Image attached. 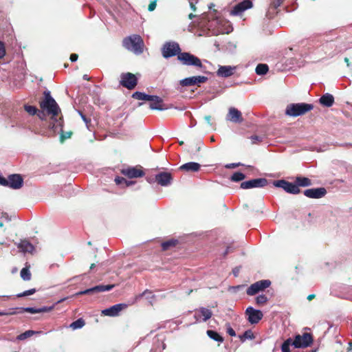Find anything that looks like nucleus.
<instances>
[{
    "mask_svg": "<svg viewBox=\"0 0 352 352\" xmlns=\"http://www.w3.org/2000/svg\"><path fill=\"white\" fill-rule=\"evenodd\" d=\"M223 21L219 19L216 16V11L214 10L213 12H210L208 14H203L199 18V24L201 28H206L209 31L212 32V34L217 35L222 33H229L232 31L231 30H228L224 31V30L221 28V24Z\"/></svg>",
    "mask_w": 352,
    "mask_h": 352,
    "instance_id": "1",
    "label": "nucleus"
},
{
    "mask_svg": "<svg viewBox=\"0 0 352 352\" xmlns=\"http://www.w3.org/2000/svg\"><path fill=\"white\" fill-rule=\"evenodd\" d=\"M123 46L135 54H140L144 51V41L142 37L138 34L130 35L123 39Z\"/></svg>",
    "mask_w": 352,
    "mask_h": 352,
    "instance_id": "2",
    "label": "nucleus"
},
{
    "mask_svg": "<svg viewBox=\"0 0 352 352\" xmlns=\"http://www.w3.org/2000/svg\"><path fill=\"white\" fill-rule=\"evenodd\" d=\"M45 99L40 102L41 108L46 111L47 113L52 116H56L60 113V109L55 101L51 96L50 91H45L44 92Z\"/></svg>",
    "mask_w": 352,
    "mask_h": 352,
    "instance_id": "3",
    "label": "nucleus"
},
{
    "mask_svg": "<svg viewBox=\"0 0 352 352\" xmlns=\"http://www.w3.org/2000/svg\"><path fill=\"white\" fill-rule=\"evenodd\" d=\"M313 104L307 103H293L287 106L285 114L291 117H297L312 110Z\"/></svg>",
    "mask_w": 352,
    "mask_h": 352,
    "instance_id": "4",
    "label": "nucleus"
},
{
    "mask_svg": "<svg viewBox=\"0 0 352 352\" xmlns=\"http://www.w3.org/2000/svg\"><path fill=\"white\" fill-rule=\"evenodd\" d=\"M177 59L184 65L195 66L199 68L202 67L201 60L188 52H181L178 54Z\"/></svg>",
    "mask_w": 352,
    "mask_h": 352,
    "instance_id": "5",
    "label": "nucleus"
},
{
    "mask_svg": "<svg viewBox=\"0 0 352 352\" xmlns=\"http://www.w3.org/2000/svg\"><path fill=\"white\" fill-rule=\"evenodd\" d=\"M181 50L179 45L176 42H167L162 49V56L165 58H168L180 54Z\"/></svg>",
    "mask_w": 352,
    "mask_h": 352,
    "instance_id": "6",
    "label": "nucleus"
},
{
    "mask_svg": "<svg viewBox=\"0 0 352 352\" xmlns=\"http://www.w3.org/2000/svg\"><path fill=\"white\" fill-rule=\"evenodd\" d=\"M275 187L283 188L285 192L294 195L300 192V189L298 185L294 183L287 182L284 179L276 180L273 182Z\"/></svg>",
    "mask_w": 352,
    "mask_h": 352,
    "instance_id": "7",
    "label": "nucleus"
},
{
    "mask_svg": "<svg viewBox=\"0 0 352 352\" xmlns=\"http://www.w3.org/2000/svg\"><path fill=\"white\" fill-rule=\"evenodd\" d=\"M313 342L312 336L309 333H304L302 335L295 336L292 345L295 348H305L309 346Z\"/></svg>",
    "mask_w": 352,
    "mask_h": 352,
    "instance_id": "8",
    "label": "nucleus"
},
{
    "mask_svg": "<svg viewBox=\"0 0 352 352\" xmlns=\"http://www.w3.org/2000/svg\"><path fill=\"white\" fill-rule=\"evenodd\" d=\"M271 282L269 280H261L252 284L247 289V294L249 296H253L258 293L261 291L270 287Z\"/></svg>",
    "mask_w": 352,
    "mask_h": 352,
    "instance_id": "9",
    "label": "nucleus"
},
{
    "mask_svg": "<svg viewBox=\"0 0 352 352\" xmlns=\"http://www.w3.org/2000/svg\"><path fill=\"white\" fill-rule=\"evenodd\" d=\"M245 315L248 321L252 324H257L263 316L261 310L254 309L252 307H248L246 309Z\"/></svg>",
    "mask_w": 352,
    "mask_h": 352,
    "instance_id": "10",
    "label": "nucleus"
},
{
    "mask_svg": "<svg viewBox=\"0 0 352 352\" xmlns=\"http://www.w3.org/2000/svg\"><path fill=\"white\" fill-rule=\"evenodd\" d=\"M138 83L135 76L131 73L122 74L121 75L120 85L128 89H133Z\"/></svg>",
    "mask_w": 352,
    "mask_h": 352,
    "instance_id": "11",
    "label": "nucleus"
},
{
    "mask_svg": "<svg viewBox=\"0 0 352 352\" xmlns=\"http://www.w3.org/2000/svg\"><path fill=\"white\" fill-rule=\"evenodd\" d=\"M267 180L265 178L254 179L243 182L241 184V188L243 189H250L253 188H261L267 185Z\"/></svg>",
    "mask_w": 352,
    "mask_h": 352,
    "instance_id": "12",
    "label": "nucleus"
},
{
    "mask_svg": "<svg viewBox=\"0 0 352 352\" xmlns=\"http://www.w3.org/2000/svg\"><path fill=\"white\" fill-rule=\"evenodd\" d=\"M208 80L206 76H196L184 78L179 81V84L183 87L192 86L204 83Z\"/></svg>",
    "mask_w": 352,
    "mask_h": 352,
    "instance_id": "13",
    "label": "nucleus"
},
{
    "mask_svg": "<svg viewBox=\"0 0 352 352\" xmlns=\"http://www.w3.org/2000/svg\"><path fill=\"white\" fill-rule=\"evenodd\" d=\"M252 7V2L250 0H244L235 5L230 11V14L238 16L241 14L244 11Z\"/></svg>",
    "mask_w": 352,
    "mask_h": 352,
    "instance_id": "14",
    "label": "nucleus"
},
{
    "mask_svg": "<svg viewBox=\"0 0 352 352\" xmlns=\"http://www.w3.org/2000/svg\"><path fill=\"white\" fill-rule=\"evenodd\" d=\"M127 305L123 303H119L114 305L107 309H104L102 310L101 313L103 316H110V317H116L118 316L120 312L124 308H126Z\"/></svg>",
    "mask_w": 352,
    "mask_h": 352,
    "instance_id": "15",
    "label": "nucleus"
},
{
    "mask_svg": "<svg viewBox=\"0 0 352 352\" xmlns=\"http://www.w3.org/2000/svg\"><path fill=\"white\" fill-rule=\"evenodd\" d=\"M155 181L162 186H168L171 184L173 177L168 172H161L155 175Z\"/></svg>",
    "mask_w": 352,
    "mask_h": 352,
    "instance_id": "16",
    "label": "nucleus"
},
{
    "mask_svg": "<svg viewBox=\"0 0 352 352\" xmlns=\"http://www.w3.org/2000/svg\"><path fill=\"white\" fill-rule=\"evenodd\" d=\"M327 193L324 188H309L304 191V195L312 199H320L323 197Z\"/></svg>",
    "mask_w": 352,
    "mask_h": 352,
    "instance_id": "17",
    "label": "nucleus"
},
{
    "mask_svg": "<svg viewBox=\"0 0 352 352\" xmlns=\"http://www.w3.org/2000/svg\"><path fill=\"white\" fill-rule=\"evenodd\" d=\"M9 188L19 189L23 185V179L19 174H12L8 176Z\"/></svg>",
    "mask_w": 352,
    "mask_h": 352,
    "instance_id": "18",
    "label": "nucleus"
},
{
    "mask_svg": "<svg viewBox=\"0 0 352 352\" xmlns=\"http://www.w3.org/2000/svg\"><path fill=\"white\" fill-rule=\"evenodd\" d=\"M226 120L234 123H241L243 122L241 112L234 107H230Z\"/></svg>",
    "mask_w": 352,
    "mask_h": 352,
    "instance_id": "19",
    "label": "nucleus"
},
{
    "mask_svg": "<svg viewBox=\"0 0 352 352\" xmlns=\"http://www.w3.org/2000/svg\"><path fill=\"white\" fill-rule=\"evenodd\" d=\"M236 69V66H231V65L219 66L218 70L217 71V75L219 77L228 78L234 74Z\"/></svg>",
    "mask_w": 352,
    "mask_h": 352,
    "instance_id": "20",
    "label": "nucleus"
},
{
    "mask_svg": "<svg viewBox=\"0 0 352 352\" xmlns=\"http://www.w3.org/2000/svg\"><path fill=\"white\" fill-rule=\"evenodd\" d=\"M197 311L199 313V315L196 313L194 316L197 322H206L212 316L211 310L206 307H200L199 309H197Z\"/></svg>",
    "mask_w": 352,
    "mask_h": 352,
    "instance_id": "21",
    "label": "nucleus"
},
{
    "mask_svg": "<svg viewBox=\"0 0 352 352\" xmlns=\"http://www.w3.org/2000/svg\"><path fill=\"white\" fill-rule=\"evenodd\" d=\"M122 173L129 178L141 177L144 175V172L135 167H131L123 169Z\"/></svg>",
    "mask_w": 352,
    "mask_h": 352,
    "instance_id": "22",
    "label": "nucleus"
},
{
    "mask_svg": "<svg viewBox=\"0 0 352 352\" xmlns=\"http://www.w3.org/2000/svg\"><path fill=\"white\" fill-rule=\"evenodd\" d=\"M153 98L151 100L149 104V108L153 110L163 111L166 108L163 107V100L161 98L157 96L153 95Z\"/></svg>",
    "mask_w": 352,
    "mask_h": 352,
    "instance_id": "23",
    "label": "nucleus"
},
{
    "mask_svg": "<svg viewBox=\"0 0 352 352\" xmlns=\"http://www.w3.org/2000/svg\"><path fill=\"white\" fill-rule=\"evenodd\" d=\"M201 168V165L199 163L190 162L184 164L179 167V170H184L188 173L198 172Z\"/></svg>",
    "mask_w": 352,
    "mask_h": 352,
    "instance_id": "24",
    "label": "nucleus"
},
{
    "mask_svg": "<svg viewBox=\"0 0 352 352\" xmlns=\"http://www.w3.org/2000/svg\"><path fill=\"white\" fill-rule=\"evenodd\" d=\"M115 287L114 285H100L95 287H93L91 288L85 289V292L87 294H92L94 293H98V292H103L107 291H110Z\"/></svg>",
    "mask_w": 352,
    "mask_h": 352,
    "instance_id": "25",
    "label": "nucleus"
},
{
    "mask_svg": "<svg viewBox=\"0 0 352 352\" xmlns=\"http://www.w3.org/2000/svg\"><path fill=\"white\" fill-rule=\"evenodd\" d=\"M320 103L327 107H331L334 103V97L330 94H325L319 99Z\"/></svg>",
    "mask_w": 352,
    "mask_h": 352,
    "instance_id": "26",
    "label": "nucleus"
},
{
    "mask_svg": "<svg viewBox=\"0 0 352 352\" xmlns=\"http://www.w3.org/2000/svg\"><path fill=\"white\" fill-rule=\"evenodd\" d=\"M17 247L24 253H32L34 250V245L26 240L21 241Z\"/></svg>",
    "mask_w": 352,
    "mask_h": 352,
    "instance_id": "27",
    "label": "nucleus"
},
{
    "mask_svg": "<svg viewBox=\"0 0 352 352\" xmlns=\"http://www.w3.org/2000/svg\"><path fill=\"white\" fill-rule=\"evenodd\" d=\"M132 97L139 100H148L151 101L153 95H148L143 92L135 91L133 94Z\"/></svg>",
    "mask_w": 352,
    "mask_h": 352,
    "instance_id": "28",
    "label": "nucleus"
},
{
    "mask_svg": "<svg viewBox=\"0 0 352 352\" xmlns=\"http://www.w3.org/2000/svg\"><path fill=\"white\" fill-rule=\"evenodd\" d=\"M296 184L298 185V187L302 186V187H307L311 185V180L305 177H297L296 179Z\"/></svg>",
    "mask_w": 352,
    "mask_h": 352,
    "instance_id": "29",
    "label": "nucleus"
},
{
    "mask_svg": "<svg viewBox=\"0 0 352 352\" xmlns=\"http://www.w3.org/2000/svg\"><path fill=\"white\" fill-rule=\"evenodd\" d=\"M206 334L210 339H212L216 342H221V343L223 342V338L215 331L208 330L206 331Z\"/></svg>",
    "mask_w": 352,
    "mask_h": 352,
    "instance_id": "30",
    "label": "nucleus"
},
{
    "mask_svg": "<svg viewBox=\"0 0 352 352\" xmlns=\"http://www.w3.org/2000/svg\"><path fill=\"white\" fill-rule=\"evenodd\" d=\"M42 332L41 331H33V330H28V331H25L24 333H21L20 335H19L17 337H16V340H24L25 339H27L28 338H30L35 334H40Z\"/></svg>",
    "mask_w": 352,
    "mask_h": 352,
    "instance_id": "31",
    "label": "nucleus"
},
{
    "mask_svg": "<svg viewBox=\"0 0 352 352\" xmlns=\"http://www.w3.org/2000/svg\"><path fill=\"white\" fill-rule=\"evenodd\" d=\"M239 338L242 342H244L246 340H253L255 336L252 330L249 329L245 331L243 334L239 335Z\"/></svg>",
    "mask_w": 352,
    "mask_h": 352,
    "instance_id": "32",
    "label": "nucleus"
},
{
    "mask_svg": "<svg viewBox=\"0 0 352 352\" xmlns=\"http://www.w3.org/2000/svg\"><path fill=\"white\" fill-rule=\"evenodd\" d=\"M85 324V320L82 318H78L69 324V328L72 329L73 330H76L82 328Z\"/></svg>",
    "mask_w": 352,
    "mask_h": 352,
    "instance_id": "33",
    "label": "nucleus"
},
{
    "mask_svg": "<svg viewBox=\"0 0 352 352\" xmlns=\"http://www.w3.org/2000/svg\"><path fill=\"white\" fill-rule=\"evenodd\" d=\"M177 243V240L170 239L164 241L162 243V248L163 250H167L172 247H175Z\"/></svg>",
    "mask_w": 352,
    "mask_h": 352,
    "instance_id": "34",
    "label": "nucleus"
},
{
    "mask_svg": "<svg viewBox=\"0 0 352 352\" xmlns=\"http://www.w3.org/2000/svg\"><path fill=\"white\" fill-rule=\"evenodd\" d=\"M268 66L266 64H258L255 71L258 75H265L268 72Z\"/></svg>",
    "mask_w": 352,
    "mask_h": 352,
    "instance_id": "35",
    "label": "nucleus"
},
{
    "mask_svg": "<svg viewBox=\"0 0 352 352\" xmlns=\"http://www.w3.org/2000/svg\"><path fill=\"white\" fill-rule=\"evenodd\" d=\"M18 307L9 308L5 311H0V316H10L19 314Z\"/></svg>",
    "mask_w": 352,
    "mask_h": 352,
    "instance_id": "36",
    "label": "nucleus"
},
{
    "mask_svg": "<svg viewBox=\"0 0 352 352\" xmlns=\"http://www.w3.org/2000/svg\"><path fill=\"white\" fill-rule=\"evenodd\" d=\"M245 178V175L241 173V172H235L232 176H231V180L232 182H241Z\"/></svg>",
    "mask_w": 352,
    "mask_h": 352,
    "instance_id": "37",
    "label": "nucleus"
},
{
    "mask_svg": "<svg viewBox=\"0 0 352 352\" xmlns=\"http://www.w3.org/2000/svg\"><path fill=\"white\" fill-rule=\"evenodd\" d=\"M18 312L22 313V312H28L30 314H38V308H34V307H18Z\"/></svg>",
    "mask_w": 352,
    "mask_h": 352,
    "instance_id": "38",
    "label": "nucleus"
},
{
    "mask_svg": "<svg viewBox=\"0 0 352 352\" xmlns=\"http://www.w3.org/2000/svg\"><path fill=\"white\" fill-rule=\"evenodd\" d=\"M292 345V341L291 338L286 340L281 345V350L283 352H291L290 346Z\"/></svg>",
    "mask_w": 352,
    "mask_h": 352,
    "instance_id": "39",
    "label": "nucleus"
},
{
    "mask_svg": "<svg viewBox=\"0 0 352 352\" xmlns=\"http://www.w3.org/2000/svg\"><path fill=\"white\" fill-rule=\"evenodd\" d=\"M21 277L24 280H30L31 278V274L30 270L26 267L23 268L21 271Z\"/></svg>",
    "mask_w": 352,
    "mask_h": 352,
    "instance_id": "40",
    "label": "nucleus"
},
{
    "mask_svg": "<svg viewBox=\"0 0 352 352\" xmlns=\"http://www.w3.org/2000/svg\"><path fill=\"white\" fill-rule=\"evenodd\" d=\"M236 43L234 42H228L225 45L226 50L230 53H234L236 50Z\"/></svg>",
    "mask_w": 352,
    "mask_h": 352,
    "instance_id": "41",
    "label": "nucleus"
},
{
    "mask_svg": "<svg viewBox=\"0 0 352 352\" xmlns=\"http://www.w3.org/2000/svg\"><path fill=\"white\" fill-rule=\"evenodd\" d=\"M268 300V298L267 297L266 295L265 294H261V295H258L256 298V302L258 304V305H263L265 304V302H267Z\"/></svg>",
    "mask_w": 352,
    "mask_h": 352,
    "instance_id": "42",
    "label": "nucleus"
},
{
    "mask_svg": "<svg viewBox=\"0 0 352 352\" xmlns=\"http://www.w3.org/2000/svg\"><path fill=\"white\" fill-rule=\"evenodd\" d=\"M24 109L25 111L31 116H34L37 113V109L34 106L25 104L24 106Z\"/></svg>",
    "mask_w": 352,
    "mask_h": 352,
    "instance_id": "43",
    "label": "nucleus"
},
{
    "mask_svg": "<svg viewBox=\"0 0 352 352\" xmlns=\"http://www.w3.org/2000/svg\"><path fill=\"white\" fill-rule=\"evenodd\" d=\"M143 296H146V298L148 299H152L155 296L154 295H153L152 292L148 291V290H145L144 292H142V294H139L138 296H137V298H140Z\"/></svg>",
    "mask_w": 352,
    "mask_h": 352,
    "instance_id": "44",
    "label": "nucleus"
},
{
    "mask_svg": "<svg viewBox=\"0 0 352 352\" xmlns=\"http://www.w3.org/2000/svg\"><path fill=\"white\" fill-rule=\"evenodd\" d=\"M35 292H36V289H30L26 290V291H25V292H23L22 293L18 294L16 295V296L18 298H21V297H23V296H28L34 294Z\"/></svg>",
    "mask_w": 352,
    "mask_h": 352,
    "instance_id": "45",
    "label": "nucleus"
},
{
    "mask_svg": "<svg viewBox=\"0 0 352 352\" xmlns=\"http://www.w3.org/2000/svg\"><path fill=\"white\" fill-rule=\"evenodd\" d=\"M6 54V47L3 42L0 41V59L3 58Z\"/></svg>",
    "mask_w": 352,
    "mask_h": 352,
    "instance_id": "46",
    "label": "nucleus"
},
{
    "mask_svg": "<svg viewBox=\"0 0 352 352\" xmlns=\"http://www.w3.org/2000/svg\"><path fill=\"white\" fill-rule=\"evenodd\" d=\"M54 307H55V305H53L52 306H50V307L44 306V307H40V308H38V313L49 312V311H52L54 308Z\"/></svg>",
    "mask_w": 352,
    "mask_h": 352,
    "instance_id": "47",
    "label": "nucleus"
},
{
    "mask_svg": "<svg viewBox=\"0 0 352 352\" xmlns=\"http://www.w3.org/2000/svg\"><path fill=\"white\" fill-rule=\"evenodd\" d=\"M227 333L232 337L236 336L235 331L231 327L229 323L226 324Z\"/></svg>",
    "mask_w": 352,
    "mask_h": 352,
    "instance_id": "48",
    "label": "nucleus"
},
{
    "mask_svg": "<svg viewBox=\"0 0 352 352\" xmlns=\"http://www.w3.org/2000/svg\"><path fill=\"white\" fill-rule=\"evenodd\" d=\"M115 182L118 185H124V186L125 182H126V179L124 177H117L115 178Z\"/></svg>",
    "mask_w": 352,
    "mask_h": 352,
    "instance_id": "49",
    "label": "nucleus"
},
{
    "mask_svg": "<svg viewBox=\"0 0 352 352\" xmlns=\"http://www.w3.org/2000/svg\"><path fill=\"white\" fill-rule=\"evenodd\" d=\"M202 144H203V143L201 142H198L197 144V146H196L195 150L193 148H192L190 152L192 153L193 155H195L197 153H198L201 150Z\"/></svg>",
    "mask_w": 352,
    "mask_h": 352,
    "instance_id": "50",
    "label": "nucleus"
},
{
    "mask_svg": "<svg viewBox=\"0 0 352 352\" xmlns=\"http://www.w3.org/2000/svg\"><path fill=\"white\" fill-rule=\"evenodd\" d=\"M0 184L3 186L9 187L8 177L5 178L3 177L0 176Z\"/></svg>",
    "mask_w": 352,
    "mask_h": 352,
    "instance_id": "51",
    "label": "nucleus"
},
{
    "mask_svg": "<svg viewBox=\"0 0 352 352\" xmlns=\"http://www.w3.org/2000/svg\"><path fill=\"white\" fill-rule=\"evenodd\" d=\"M283 1L284 0H274L272 3V6H273L274 8H277L283 3Z\"/></svg>",
    "mask_w": 352,
    "mask_h": 352,
    "instance_id": "52",
    "label": "nucleus"
},
{
    "mask_svg": "<svg viewBox=\"0 0 352 352\" xmlns=\"http://www.w3.org/2000/svg\"><path fill=\"white\" fill-rule=\"evenodd\" d=\"M188 1H189L190 7L192 9V10L195 12L196 11L195 4L198 2V0H188Z\"/></svg>",
    "mask_w": 352,
    "mask_h": 352,
    "instance_id": "53",
    "label": "nucleus"
},
{
    "mask_svg": "<svg viewBox=\"0 0 352 352\" xmlns=\"http://www.w3.org/2000/svg\"><path fill=\"white\" fill-rule=\"evenodd\" d=\"M156 6H157L156 0H155V1H152V2L148 5V11H150V12L153 11V10L155 9Z\"/></svg>",
    "mask_w": 352,
    "mask_h": 352,
    "instance_id": "54",
    "label": "nucleus"
},
{
    "mask_svg": "<svg viewBox=\"0 0 352 352\" xmlns=\"http://www.w3.org/2000/svg\"><path fill=\"white\" fill-rule=\"evenodd\" d=\"M250 138L253 143H255L256 142H261L262 140V138L257 135H252Z\"/></svg>",
    "mask_w": 352,
    "mask_h": 352,
    "instance_id": "55",
    "label": "nucleus"
},
{
    "mask_svg": "<svg viewBox=\"0 0 352 352\" xmlns=\"http://www.w3.org/2000/svg\"><path fill=\"white\" fill-rule=\"evenodd\" d=\"M239 165H240L239 163L228 164L226 165V168H232L237 167Z\"/></svg>",
    "mask_w": 352,
    "mask_h": 352,
    "instance_id": "56",
    "label": "nucleus"
},
{
    "mask_svg": "<svg viewBox=\"0 0 352 352\" xmlns=\"http://www.w3.org/2000/svg\"><path fill=\"white\" fill-rule=\"evenodd\" d=\"M72 135V132H67L65 133H63L61 135V139L62 140H64V139H67V138H69Z\"/></svg>",
    "mask_w": 352,
    "mask_h": 352,
    "instance_id": "57",
    "label": "nucleus"
},
{
    "mask_svg": "<svg viewBox=\"0 0 352 352\" xmlns=\"http://www.w3.org/2000/svg\"><path fill=\"white\" fill-rule=\"evenodd\" d=\"M78 55L76 54H72L70 56V60L72 62H75L78 60Z\"/></svg>",
    "mask_w": 352,
    "mask_h": 352,
    "instance_id": "58",
    "label": "nucleus"
},
{
    "mask_svg": "<svg viewBox=\"0 0 352 352\" xmlns=\"http://www.w3.org/2000/svg\"><path fill=\"white\" fill-rule=\"evenodd\" d=\"M37 115H38V116L39 117V118H41V120H43V119H44V118H45V113H44V112H43V111H39L37 113Z\"/></svg>",
    "mask_w": 352,
    "mask_h": 352,
    "instance_id": "59",
    "label": "nucleus"
},
{
    "mask_svg": "<svg viewBox=\"0 0 352 352\" xmlns=\"http://www.w3.org/2000/svg\"><path fill=\"white\" fill-rule=\"evenodd\" d=\"M204 119L206 120V122L209 124V125H212L211 122H210V120H211V117L210 116H206L204 117Z\"/></svg>",
    "mask_w": 352,
    "mask_h": 352,
    "instance_id": "60",
    "label": "nucleus"
},
{
    "mask_svg": "<svg viewBox=\"0 0 352 352\" xmlns=\"http://www.w3.org/2000/svg\"><path fill=\"white\" fill-rule=\"evenodd\" d=\"M134 184H135V182H133V181L126 180V182H125L124 186H131V185H133Z\"/></svg>",
    "mask_w": 352,
    "mask_h": 352,
    "instance_id": "61",
    "label": "nucleus"
},
{
    "mask_svg": "<svg viewBox=\"0 0 352 352\" xmlns=\"http://www.w3.org/2000/svg\"><path fill=\"white\" fill-rule=\"evenodd\" d=\"M79 113H80V116H81L82 119L83 120V121H84L86 124H87V123H88V120H87V118H86V117H85V116L82 113H80V112Z\"/></svg>",
    "mask_w": 352,
    "mask_h": 352,
    "instance_id": "62",
    "label": "nucleus"
},
{
    "mask_svg": "<svg viewBox=\"0 0 352 352\" xmlns=\"http://www.w3.org/2000/svg\"><path fill=\"white\" fill-rule=\"evenodd\" d=\"M0 218H6V219H8V215L6 213H4V212H0Z\"/></svg>",
    "mask_w": 352,
    "mask_h": 352,
    "instance_id": "63",
    "label": "nucleus"
},
{
    "mask_svg": "<svg viewBox=\"0 0 352 352\" xmlns=\"http://www.w3.org/2000/svg\"><path fill=\"white\" fill-rule=\"evenodd\" d=\"M315 298V294H309L308 296H307V300H311L312 299H314Z\"/></svg>",
    "mask_w": 352,
    "mask_h": 352,
    "instance_id": "64",
    "label": "nucleus"
}]
</instances>
